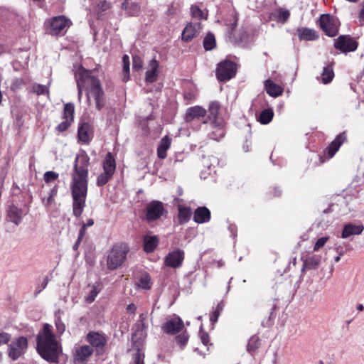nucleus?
Instances as JSON below:
<instances>
[{"label":"nucleus","instance_id":"nucleus-62","mask_svg":"<svg viewBox=\"0 0 364 364\" xmlns=\"http://www.w3.org/2000/svg\"><path fill=\"white\" fill-rule=\"evenodd\" d=\"M85 230H86V228L83 225L82 226V228L80 230L79 237H80L81 239L85 234Z\"/></svg>","mask_w":364,"mask_h":364},{"label":"nucleus","instance_id":"nucleus-24","mask_svg":"<svg viewBox=\"0 0 364 364\" xmlns=\"http://www.w3.org/2000/svg\"><path fill=\"white\" fill-rule=\"evenodd\" d=\"M206 110L200 106H195L190 107L187 109L186 113V120L187 122H191L195 119L205 116Z\"/></svg>","mask_w":364,"mask_h":364},{"label":"nucleus","instance_id":"nucleus-15","mask_svg":"<svg viewBox=\"0 0 364 364\" xmlns=\"http://www.w3.org/2000/svg\"><path fill=\"white\" fill-rule=\"evenodd\" d=\"M209 126L208 135L210 139L219 140L225 136V129L222 120H213Z\"/></svg>","mask_w":364,"mask_h":364},{"label":"nucleus","instance_id":"nucleus-17","mask_svg":"<svg viewBox=\"0 0 364 364\" xmlns=\"http://www.w3.org/2000/svg\"><path fill=\"white\" fill-rule=\"evenodd\" d=\"M27 214L24 209L19 208L14 205H11L7 210V215L10 221L18 225L21 223L23 216Z\"/></svg>","mask_w":364,"mask_h":364},{"label":"nucleus","instance_id":"nucleus-40","mask_svg":"<svg viewBox=\"0 0 364 364\" xmlns=\"http://www.w3.org/2000/svg\"><path fill=\"white\" fill-rule=\"evenodd\" d=\"M58 193V186H55L53 188L50 189L47 198L43 199V203L46 206H48L51 205L54 200L55 196Z\"/></svg>","mask_w":364,"mask_h":364},{"label":"nucleus","instance_id":"nucleus-37","mask_svg":"<svg viewBox=\"0 0 364 364\" xmlns=\"http://www.w3.org/2000/svg\"><path fill=\"white\" fill-rule=\"evenodd\" d=\"M237 21H238L237 14L234 11H231V13L230 14V19L225 20V24L230 29V33H229L230 38H231L230 35H232V33L237 25Z\"/></svg>","mask_w":364,"mask_h":364},{"label":"nucleus","instance_id":"nucleus-44","mask_svg":"<svg viewBox=\"0 0 364 364\" xmlns=\"http://www.w3.org/2000/svg\"><path fill=\"white\" fill-rule=\"evenodd\" d=\"M58 177L59 174L53 171H46L43 175V179L47 183L56 181Z\"/></svg>","mask_w":364,"mask_h":364},{"label":"nucleus","instance_id":"nucleus-46","mask_svg":"<svg viewBox=\"0 0 364 364\" xmlns=\"http://www.w3.org/2000/svg\"><path fill=\"white\" fill-rule=\"evenodd\" d=\"M223 306L222 304H218L216 306V309L210 316V320L212 322V323H215L218 321V317L223 311Z\"/></svg>","mask_w":364,"mask_h":364},{"label":"nucleus","instance_id":"nucleus-32","mask_svg":"<svg viewBox=\"0 0 364 364\" xmlns=\"http://www.w3.org/2000/svg\"><path fill=\"white\" fill-rule=\"evenodd\" d=\"M274 116V113L272 109H264L259 114L258 121L262 124H267L269 123Z\"/></svg>","mask_w":364,"mask_h":364},{"label":"nucleus","instance_id":"nucleus-49","mask_svg":"<svg viewBox=\"0 0 364 364\" xmlns=\"http://www.w3.org/2000/svg\"><path fill=\"white\" fill-rule=\"evenodd\" d=\"M132 66L133 69L135 70H139L142 68L143 61L139 56L135 55L133 57Z\"/></svg>","mask_w":364,"mask_h":364},{"label":"nucleus","instance_id":"nucleus-14","mask_svg":"<svg viewBox=\"0 0 364 364\" xmlns=\"http://www.w3.org/2000/svg\"><path fill=\"white\" fill-rule=\"evenodd\" d=\"M201 28V23L199 22L189 23L183 31L182 40L187 42L191 41L199 34Z\"/></svg>","mask_w":364,"mask_h":364},{"label":"nucleus","instance_id":"nucleus-55","mask_svg":"<svg viewBox=\"0 0 364 364\" xmlns=\"http://www.w3.org/2000/svg\"><path fill=\"white\" fill-rule=\"evenodd\" d=\"M123 73L129 72V58L127 55L122 57Z\"/></svg>","mask_w":364,"mask_h":364},{"label":"nucleus","instance_id":"nucleus-54","mask_svg":"<svg viewBox=\"0 0 364 364\" xmlns=\"http://www.w3.org/2000/svg\"><path fill=\"white\" fill-rule=\"evenodd\" d=\"M134 364H144V355L138 350L134 355Z\"/></svg>","mask_w":364,"mask_h":364},{"label":"nucleus","instance_id":"nucleus-45","mask_svg":"<svg viewBox=\"0 0 364 364\" xmlns=\"http://www.w3.org/2000/svg\"><path fill=\"white\" fill-rule=\"evenodd\" d=\"M33 90L38 95L48 94V88L46 85L35 84L33 86Z\"/></svg>","mask_w":364,"mask_h":364},{"label":"nucleus","instance_id":"nucleus-42","mask_svg":"<svg viewBox=\"0 0 364 364\" xmlns=\"http://www.w3.org/2000/svg\"><path fill=\"white\" fill-rule=\"evenodd\" d=\"M191 13L194 18L198 19L206 18L205 14L196 5H193L191 7Z\"/></svg>","mask_w":364,"mask_h":364},{"label":"nucleus","instance_id":"nucleus-23","mask_svg":"<svg viewBox=\"0 0 364 364\" xmlns=\"http://www.w3.org/2000/svg\"><path fill=\"white\" fill-rule=\"evenodd\" d=\"M321 256L318 255L306 258L304 262L301 272H304L306 269H316L321 262Z\"/></svg>","mask_w":364,"mask_h":364},{"label":"nucleus","instance_id":"nucleus-35","mask_svg":"<svg viewBox=\"0 0 364 364\" xmlns=\"http://www.w3.org/2000/svg\"><path fill=\"white\" fill-rule=\"evenodd\" d=\"M100 291L101 287L99 284L92 285L89 294L85 297V301L89 304L93 302Z\"/></svg>","mask_w":364,"mask_h":364},{"label":"nucleus","instance_id":"nucleus-21","mask_svg":"<svg viewBox=\"0 0 364 364\" xmlns=\"http://www.w3.org/2000/svg\"><path fill=\"white\" fill-rule=\"evenodd\" d=\"M86 338L92 346L100 349L103 348L107 343L105 337L97 332H90Z\"/></svg>","mask_w":364,"mask_h":364},{"label":"nucleus","instance_id":"nucleus-33","mask_svg":"<svg viewBox=\"0 0 364 364\" xmlns=\"http://www.w3.org/2000/svg\"><path fill=\"white\" fill-rule=\"evenodd\" d=\"M75 106L73 103H67L64 107L63 110V119L73 122L74 119Z\"/></svg>","mask_w":364,"mask_h":364},{"label":"nucleus","instance_id":"nucleus-61","mask_svg":"<svg viewBox=\"0 0 364 364\" xmlns=\"http://www.w3.org/2000/svg\"><path fill=\"white\" fill-rule=\"evenodd\" d=\"M129 79V72L123 73V81L127 82Z\"/></svg>","mask_w":364,"mask_h":364},{"label":"nucleus","instance_id":"nucleus-52","mask_svg":"<svg viewBox=\"0 0 364 364\" xmlns=\"http://www.w3.org/2000/svg\"><path fill=\"white\" fill-rule=\"evenodd\" d=\"M72 122H73L63 119V121L58 125L56 129L58 131L60 132H64L70 126Z\"/></svg>","mask_w":364,"mask_h":364},{"label":"nucleus","instance_id":"nucleus-39","mask_svg":"<svg viewBox=\"0 0 364 364\" xmlns=\"http://www.w3.org/2000/svg\"><path fill=\"white\" fill-rule=\"evenodd\" d=\"M203 46L206 50H210L215 48V39L213 34L209 33L205 36L203 41Z\"/></svg>","mask_w":364,"mask_h":364},{"label":"nucleus","instance_id":"nucleus-6","mask_svg":"<svg viewBox=\"0 0 364 364\" xmlns=\"http://www.w3.org/2000/svg\"><path fill=\"white\" fill-rule=\"evenodd\" d=\"M236 65L230 60L220 62L216 69V77L219 81H227L235 75Z\"/></svg>","mask_w":364,"mask_h":364},{"label":"nucleus","instance_id":"nucleus-47","mask_svg":"<svg viewBox=\"0 0 364 364\" xmlns=\"http://www.w3.org/2000/svg\"><path fill=\"white\" fill-rule=\"evenodd\" d=\"M290 13L288 10L280 9L277 13V21L284 23L289 18Z\"/></svg>","mask_w":364,"mask_h":364},{"label":"nucleus","instance_id":"nucleus-18","mask_svg":"<svg viewBox=\"0 0 364 364\" xmlns=\"http://www.w3.org/2000/svg\"><path fill=\"white\" fill-rule=\"evenodd\" d=\"M364 230V226L361 223L358 224L353 223H347L344 225L342 232L341 237L343 239L348 238L353 235H360Z\"/></svg>","mask_w":364,"mask_h":364},{"label":"nucleus","instance_id":"nucleus-59","mask_svg":"<svg viewBox=\"0 0 364 364\" xmlns=\"http://www.w3.org/2000/svg\"><path fill=\"white\" fill-rule=\"evenodd\" d=\"M145 318H146V315H144V314H141L139 316V322L141 325L142 328H144V326H145L144 323V320L145 319Z\"/></svg>","mask_w":364,"mask_h":364},{"label":"nucleus","instance_id":"nucleus-50","mask_svg":"<svg viewBox=\"0 0 364 364\" xmlns=\"http://www.w3.org/2000/svg\"><path fill=\"white\" fill-rule=\"evenodd\" d=\"M328 237H322L319 238L315 243L314 246V251H318L321 248H322L326 242L328 240Z\"/></svg>","mask_w":364,"mask_h":364},{"label":"nucleus","instance_id":"nucleus-63","mask_svg":"<svg viewBox=\"0 0 364 364\" xmlns=\"http://www.w3.org/2000/svg\"><path fill=\"white\" fill-rule=\"evenodd\" d=\"M81 240H81L80 237H78V238H77V241H76L75 244V245H74V246H73V248H74L75 250H76V249L77 248V247H78L79 244L80 243Z\"/></svg>","mask_w":364,"mask_h":364},{"label":"nucleus","instance_id":"nucleus-27","mask_svg":"<svg viewBox=\"0 0 364 364\" xmlns=\"http://www.w3.org/2000/svg\"><path fill=\"white\" fill-rule=\"evenodd\" d=\"M103 171L114 174L116 169V161L111 152H108L102 163Z\"/></svg>","mask_w":364,"mask_h":364},{"label":"nucleus","instance_id":"nucleus-10","mask_svg":"<svg viewBox=\"0 0 364 364\" xmlns=\"http://www.w3.org/2000/svg\"><path fill=\"white\" fill-rule=\"evenodd\" d=\"M334 46L343 53L353 52L357 49L358 43L350 36H340L336 40Z\"/></svg>","mask_w":364,"mask_h":364},{"label":"nucleus","instance_id":"nucleus-2","mask_svg":"<svg viewBox=\"0 0 364 364\" xmlns=\"http://www.w3.org/2000/svg\"><path fill=\"white\" fill-rule=\"evenodd\" d=\"M77 83L78 88V98L80 100L82 90L87 92V101L90 103L91 98H93L96 108L100 110L103 106V91L101 88L99 80L90 75L89 70L81 68H79L77 73Z\"/></svg>","mask_w":364,"mask_h":364},{"label":"nucleus","instance_id":"nucleus-60","mask_svg":"<svg viewBox=\"0 0 364 364\" xmlns=\"http://www.w3.org/2000/svg\"><path fill=\"white\" fill-rule=\"evenodd\" d=\"M94 224V220L92 219H89L86 223L83 224V226L86 228L87 227H90Z\"/></svg>","mask_w":364,"mask_h":364},{"label":"nucleus","instance_id":"nucleus-4","mask_svg":"<svg viewBox=\"0 0 364 364\" xmlns=\"http://www.w3.org/2000/svg\"><path fill=\"white\" fill-rule=\"evenodd\" d=\"M71 25L70 19L63 15L50 18L45 22L46 32L52 36L64 35Z\"/></svg>","mask_w":364,"mask_h":364},{"label":"nucleus","instance_id":"nucleus-30","mask_svg":"<svg viewBox=\"0 0 364 364\" xmlns=\"http://www.w3.org/2000/svg\"><path fill=\"white\" fill-rule=\"evenodd\" d=\"M298 33L300 39L303 40L313 41L318 38L316 31L311 28H299L298 29Z\"/></svg>","mask_w":364,"mask_h":364},{"label":"nucleus","instance_id":"nucleus-58","mask_svg":"<svg viewBox=\"0 0 364 364\" xmlns=\"http://www.w3.org/2000/svg\"><path fill=\"white\" fill-rule=\"evenodd\" d=\"M136 310V306L134 304H130L127 307V311L129 314H134Z\"/></svg>","mask_w":364,"mask_h":364},{"label":"nucleus","instance_id":"nucleus-56","mask_svg":"<svg viewBox=\"0 0 364 364\" xmlns=\"http://www.w3.org/2000/svg\"><path fill=\"white\" fill-rule=\"evenodd\" d=\"M48 279L47 277L44 278L42 283H41V287H37L36 289V291H35V295H38L39 293L41 292V291L43 289H44L46 286L48 285Z\"/></svg>","mask_w":364,"mask_h":364},{"label":"nucleus","instance_id":"nucleus-38","mask_svg":"<svg viewBox=\"0 0 364 364\" xmlns=\"http://www.w3.org/2000/svg\"><path fill=\"white\" fill-rule=\"evenodd\" d=\"M259 347V341L258 337L252 336L247 343V350L250 353H253Z\"/></svg>","mask_w":364,"mask_h":364},{"label":"nucleus","instance_id":"nucleus-34","mask_svg":"<svg viewBox=\"0 0 364 364\" xmlns=\"http://www.w3.org/2000/svg\"><path fill=\"white\" fill-rule=\"evenodd\" d=\"M136 284L139 288L142 289H149L151 287V278L149 275L147 274H142Z\"/></svg>","mask_w":364,"mask_h":364},{"label":"nucleus","instance_id":"nucleus-1","mask_svg":"<svg viewBox=\"0 0 364 364\" xmlns=\"http://www.w3.org/2000/svg\"><path fill=\"white\" fill-rule=\"evenodd\" d=\"M89 166L90 157L85 151L80 150L75 159L70 185L73 198V211L75 217L80 216L85 207Z\"/></svg>","mask_w":364,"mask_h":364},{"label":"nucleus","instance_id":"nucleus-16","mask_svg":"<svg viewBox=\"0 0 364 364\" xmlns=\"http://www.w3.org/2000/svg\"><path fill=\"white\" fill-rule=\"evenodd\" d=\"M159 63L156 59H151L145 73V82L152 83L156 81L159 75Z\"/></svg>","mask_w":364,"mask_h":364},{"label":"nucleus","instance_id":"nucleus-19","mask_svg":"<svg viewBox=\"0 0 364 364\" xmlns=\"http://www.w3.org/2000/svg\"><path fill=\"white\" fill-rule=\"evenodd\" d=\"M77 135L80 141L84 143L89 142L93 136L91 125L87 122L81 123L78 127Z\"/></svg>","mask_w":364,"mask_h":364},{"label":"nucleus","instance_id":"nucleus-11","mask_svg":"<svg viewBox=\"0 0 364 364\" xmlns=\"http://www.w3.org/2000/svg\"><path fill=\"white\" fill-rule=\"evenodd\" d=\"M185 258L184 251L177 248L170 252L164 259V264L167 267L174 269L181 267Z\"/></svg>","mask_w":364,"mask_h":364},{"label":"nucleus","instance_id":"nucleus-13","mask_svg":"<svg viewBox=\"0 0 364 364\" xmlns=\"http://www.w3.org/2000/svg\"><path fill=\"white\" fill-rule=\"evenodd\" d=\"M183 322L181 318L175 316L167 320L162 326L164 332L168 334H176L183 328Z\"/></svg>","mask_w":364,"mask_h":364},{"label":"nucleus","instance_id":"nucleus-7","mask_svg":"<svg viewBox=\"0 0 364 364\" xmlns=\"http://www.w3.org/2000/svg\"><path fill=\"white\" fill-rule=\"evenodd\" d=\"M319 25L328 36L333 37L338 32V21L328 14H322L319 18Z\"/></svg>","mask_w":364,"mask_h":364},{"label":"nucleus","instance_id":"nucleus-51","mask_svg":"<svg viewBox=\"0 0 364 364\" xmlns=\"http://www.w3.org/2000/svg\"><path fill=\"white\" fill-rule=\"evenodd\" d=\"M176 340L177 343L179 344L181 347H183L187 343L188 340V336L187 335L186 333H183L178 335L176 338Z\"/></svg>","mask_w":364,"mask_h":364},{"label":"nucleus","instance_id":"nucleus-3","mask_svg":"<svg viewBox=\"0 0 364 364\" xmlns=\"http://www.w3.org/2000/svg\"><path fill=\"white\" fill-rule=\"evenodd\" d=\"M37 351L46 360L57 362L60 353L59 345L51 331V326L46 323L37 336Z\"/></svg>","mask_w":364,"mask_h":364},{"label":"nucleus","instance_id":"nucleus-25","mask_svg":"<svg viewBox=\"0 0 364 364\" xmlns=\"http://www.w3.org/2000/svg\"><path fill=\"white\" fill-rule=\"evenodd\" d=\"M264 87L267 94L274 97L282 95L284 91V89L280 85L275 84L271 80L264 81Z\"/></svg>","mask_w":364,"mask_h":364},{"label":"nucleus","instance_id":"nucleus-22","mask_svg":"<svg viewBox=\"0 0 364 364\" xmlns=\"http://www.w3.org/2000/svg\"><path fill=\"white\" fill-rule=\"evenodd\" d=\"M210 219V212L206 207H199L195 212L193 220L197 223H204Z\"/></svg>","mask_w":364,"mask_h":364},{"label":"nucleus","instance_id":"nucleus-53","mask_svg":"<svg viewBox=\"0 0 364 364\" xmlns=\"http://www.w3.org/2000/svg\"><path fill=\"white\" fill-rule=\"evenodd\" d=\"M11 338L10 334L6 332L0 333V346L4 344L8 343Z\"/></svg>","mask_w":364,"mask_h":364},{"label":"nucleus","instance_id":"nucleus-64","mask_svg":"<svg viewBox=\"0 0 364 364\" xmlns=\"http://www.w3.org/2000/svg\"><path fill=\"white\" fill-rule=\"evenodd\" d=\"M108 7H109V4L107 1H105L102 2V8L104 10L107 9Z\"/></svg>","mask_w":364,"mask_h":364},{"label":"nucleus","instance_id":"nucleus-57","mask_svg":"<svg viewBox=\"0 0 364 364\" xmlns=\"http://www.w3.org/2000/svg\"><path fill=\"white\" fill-rule=\"evenodd\" d=\"M200 340H201V342L203 343V344L205 346H207L209 343V337H208V335L205 333V332H203L201 330L200 331Z\"/></svg>","mask_w":364,"mask_h":364},{"label":"nucleus","instance_id":"nucleus-36","mask_svg":"<svg viewBox=\"0 0 364 364\" xmlns=\"http://www.w3.org/2000/svg\"><path fill=\"white\" fill-rule=\"evenodd\" d=\"M334 77L333 69L330 66H326L323 68L322 73L321 82L323 84L330 82Z\"/></svg>","mask_w":364,"mask_h":364},{"label":"nucleus","instance_id":"nucleus-28","mask_svg":"<svg viewBox=\"0 0 364 364\" xmlns=\"http://www.w3.org/2000/svg\"><path fill=\"white\" fill-rule=\"evenodd\" d=\"M178 220L180 225L186 223L191 218L192 212L190 208L183 205H178Z\"/></svg>","mask_w":364,"mask_h":364},{"label":"nucleus","instance_id":"nucleus-12","mask_svg":"<svg viewBox=\"0 0 364 364\" xmlns=\"http://www.w3.org/2000/svg\"><path fill=\"white\" fill-rule=\"evenodd\" d=\"M146 210V219L149 221H153L157 220L163 215L164 208L161 202L155 200L149 203Z\"/></svg>","mask_w":364,"mask_h":364},{"label":"nucleus","instance_id":"nucleus-20","mask_svg":"<svg viewBox=\"0 0 364 364\" xmlns=\"http://www.w3.org/2000/svg\"><path fill=\"white\" fill-rule=\"evenodd\" d=\"M346 140V133L343 132L338 134L335 139L330 144L328 147L326 149V152L328 154L329 158H332L340 146Z\"/></svg>","mask_w":364,"mask_h":364},{"label":"nucleus","instance_id":"nucleus-5","mask_svg":"<svg viewBox=\"0 0 364 364\" xmlns=\"http://www.w3.org/2000/svg\"><path fill=\"white\" fill-rule=\"evenodd\" d=\"M129 247L126 244L114 246L107 255V264L109 269H115L119 267L126 259Z\"/></svg>","mask_w":364,"mask_h":364},{"label":"nucleus","instance_id":"nucleus-41","mask_svg":"<svg viewBox=\"0 0 364 364\" xmlns=\"http://www.w3.org/2000/svg\"><path fill=\"white\" fill-rule=\"evenodd\" d=\"M112 174L103 171L97 179V185L98 186H102L105 185L112 177Z\"/></svg>","mask_w":364,"mask_h":364},{"label":"nucleus","instance_id":"nucleus-26","mask_svg":"<svg viewBox=\"0 0 364 364\" xmlns=\"http://www.w3.org/2000/svg\"><path fill=\"white\" fill-rule=\"evenodd\" d=\"M171 144V139L168 136L161 139L157 147V156L159 159H164L166 157V151L170 148Z\"/></svg>","mask_w":364,"mask_h":364},{"label":"nucleus","instance_id":"nucleus-29","mask_svg":"<svg viewBox=\"0 0 364 364\" xmlns=\"http://www.w3.org/2000/svg\"><path fill=\"white\" fill-rule=\"evenodd\" d=\"M159 240L156 236H145L144 238V249L146 252H151L156 247Z\"/></svg>","mask_w":364,"mask_h":364},{"label":"nucleus","instance_id":"nucleus-9","mask_svg":"<svg viewBox=\"0 0 364 364\" xmlns=\"http://www.w3.org/2000/svg\"><path fill=\"white\" fill-rule=\"evenodd\" d=\"M94 352L92 346L83 345L75 346L72 351L74 363L80 364L86 362Z\"/></svg>","mask_w":364,"mask_h":364},{"label":"nucleus","instance_id":"nucleus-43","mask_svg":"<svg viewBox=\"0 0 364 364\" xmlns=\"http://www.w3.org/2000/svg\"><path fill=\"white\" fill-rule=\"evenodd\" d=\"M220 105L218 102H213L209 105L210 117L213 118V120H218L217 119L219 112Z\"/></svg>","mask_w":364,"mask_h":364},{"label":"nucleus","instance_id":"nucleus-31","mask_svg":"<svg viewBox=\"0 0 364 364\" xmlns=\"http://www.w3.org/2000/svg\"><path fill=\"white\" fill-rule=\"evenodd\" d=\"M122 7L126 9L129 14L135 16L139 14L140 11V6L137 3L125 1L122 4Z\"/></svg>","mask_w":364,"mask_h":364},{"label":"nucleus","instance_id":"nucleus-8","mask_svg":"<svg viewBox=\"0 0 364 364\" xmlns=\"http://www.w3.org/2000/svg\"><path fill=\"white\" fill-rule=\"evenodd\" d=\"M27 348V338L24 336H21L18 338L15 342H13L10 345H9V357L12 360H16L26 353Z\"/></svg>","mask_w":364,"mask_h":364},{"label":"nucleus","instance_id":"nucleus-48","mask_svg":"<svg viewBox=\"0 0 364 364\" xmlns=\"http://www.w3.org/2000/svg\"><path fill=\"white\" fill-rule=\"evenodd\" d=\"M55 323L58 333L60 335L63 334L65 331V325L57 314L55 315Z\"/></svg>","mask_w":364,"mask_h":364}]
</instances>
